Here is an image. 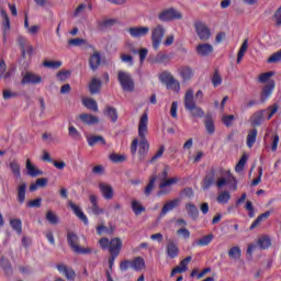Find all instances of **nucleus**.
<instances>
[{"instance_id":"40","label":"nucleus","mask_w":281,"mask_h":281,"mask_svg":"<svg viewBox=\"0 0 281 281\" xmlns=\"http://www.w3.org/2000/svg\"><path fill=\"white\" fill-rule=\"evenodd\" d=\"M117 23V19H105L103 21H98L97 25L101 30H108V27H113Z\"/></svg>"},{"instance_id":"36","label":"nucleus","mask_w":281,"mask_h":281,"mask_svg":"<svg viewBox=\"0 0 281 281\" xmlns=\"http://www.w3.org/2000/svg\"><path fill=\"white\" fill-rule=\"evenodd\" d=\"M0 267L3 269L5 276H12V263L10 262V260L5 259V257H1Z\"/></svg>"},{"instance_id":"29","label":"nucleus","mask_w":281,"mask_h":281,"mask_svg":"<svg viewBox=\"0 0 281 281\" xmlns=\"http://www.w3.org/2000/svg\"><path fill=\"white\" fill-rule=\"evenodd\" d=\"M204 126L209 135H214V133H216V126L214 125V120L212 119V115L205 116Z\"/></svg>"},{"instance_id":"56","label":"nucleus","mask_w":281,"mask_h":281,"mask_svg":"<svg viewBox=\"0 0 281 281\" xmlns=\"http://www.w3.org/2000/svg\"><path fill=\"white\" fill-rule=\"evenodd\" d=\"M245 210L248 212L249 218H254L256 216V210L254 209V203L251 201L246 202Z\"/></svg>"},{"instance_id":"1","label":"nucleus","mask_w":281,"mask_h":281,"mask_svg":"<svg viewBox=\"0 0 281 281\" xmlns=\"http://www.w3.org/2000/svg\"><path fill=\"white\" fill-rule=\"evenodd\" d=\"M146 135H148V113L144 112L138 122L139 138H134L131 145L132 155L137 154V146H139L138 155L140 157H146V155H148L150 144H148V138H146Z\"/></svg>"},{"instance_id":"49","label":"nucleus","mask_w":281,"mask_h":281,"mask_svg":"<svg viewBox=\"0 0 281 281\" xmlns=\"http://www.w3.org/2000/svg\"><path fill=\"white\" fill-rule=\"evenodd\" d=\"M9 168L11 170V172L14 175V177H21V166L19 165V162L16 161H11L9 164Z\"/></svg>"},{"instance_id":"59","label":"nucleus","mask_w":281,"mask_h":281,"mask_svg":"<svg viewBox=\"0 0 281 281\" xmlns=\"http://www.w3.org/2000/svg\"><path fill=\"white\" fill-rule=\"evenodd\" d=\"M281 61V49H279L278 52L273 53L267 60V63L269 64H273V63H280Z\"/></svg>"},{"instance_id":"50","label":"nucleus","mask_w":281,"mask_h":281,"mask_svg":"<svg viewBox=\"0 0 281 281\" xmlns=\"http://www.w3.org/2000/svg\"><path fill=\"white\" fill-rule=\"evenodd\" d=\"M46 221H48L50 223V225H58V223H60V220L54 213V211H48L46 213Z\"/></svg>"},{"instance_id":"63","label":"nucleus","mask_w":281,"mask_h":281,"mask_svg":"<svg viewBox=\"0 0 281 281\" xmlns=\"http://www.w3.org/2000/svg\"><path fill=\"white\" fill-rule=\"evenodd\" d=\"M192 262V256H188L183 260L180 261L179 267L183 269V271H188V266Z\"/></svg>"},{"instance_id":"54","label":"nucleus","mask_w":281,"mask_h":281,"mask_svg":"<svg viewBox=\"0 0 281 281\" xmlns=\"http://www.w3.org/2000/svg\"><path fill=\"white\" fill-rule=\"evenodd\" d=\"M245 164H247V155H243L235 167V172H243L245 170Z\"/></svg>"},{"instance_id":"31","label":"nucleus","mask_w":281,"mask_h":281,"mask_svg":"<svg viewBox=\"0 0 281 281\" xmlns=\"http://www.w3.org/2000/svg\"><path fill=\"white\" fill-rule=\"evenodd\" d=\"M26 171L29 177H41V175H43V171L32 165V160L30 159L26 160Z\"/></svg>"},{"instance_id":"24","label":"nucleus","mask_w":281,"mask_h":281,"mask_svg":"<svg viewBox=\"0 0 281 281\" xmlns=\"http://www.w3.org/2000/svg\"><path fill=\"white\" fill-rule=\"evenodd\" d=\"M258 139V130L252 128L248 132V135L246 136V146L247 148H254V145L256 144V140Z\"/></svg>"},{"instance_id":"14","label":"nucleus","mask_w":281,"mask_h":281,"mask_svg":"<svg viewBox=\"0 0 281 281\" xmlns=\"http://www.w3.org/2000/svg\"><path fill=\"white\" fill-rule=\"evenodd\" d=\"M68 206L72 210L74 214L85 225H89V217L82 212L80 206L76 205L72 201L68 202Z\"/></svg>"},{"instance_id":"42","label":"nucleus","mask_w":281,"mask_h":281,"mask_svg":"<svg viewBox=\"0 0 281 281\" xmlns=\"http://www.w3.org/2000/svg\"><path fill=\"white\" fill-rule=\"evenodd\" d=\"M232 199V194L228 193V191H222L218 195H217V203H220L221 205H227V203H229V200Z\"/></svg>"},{"instance_id":"6","label":"nucleus","mask_w":281,"mask_h":281,"mask_svg":"<svg viewBox=\"0 0 281 281\" xmlns=\"http://www.w3.org/2000/svg\"><path fill=\"white\" fill-rule=\"evenodd\" d=\"M158 19L161 21V23H169V21H181V19H183V13L170 8L161 11L158 14Z\"/></svg>"},{"instance_id":"28","label":"nucleus","mask_w":281,"mask_h":281,"mask_svg":"<svg viewBox=\"0 0 281 281\" xmlns=\"http://www.w3.org/2000/svg\"><path fill=\"white\" fill-rule=\"evenodd\" d=\"M103 113L106 117H109V120H111V122H113V123L117 122V117H119L117 109H115L111 105H106Z\"/></svg>"},{"instance_id":"15","label":"nucleus","mask_w":281,"mask_h":281,"mask_svg":"<svg viewBox=\"0 0 281 281\" xmlns=\"http://www.w3.org/2000/svg\"><path fill=\"white\" fill-rule=\"evenodd\" d=\"M181 203V200L179 199H173L171 201H167L159 214V218H164V216H166V214H168V212H172V210L179 207V204Z\"/></svg>"},{"instance_id":"57","label":"nucleus","mask_w":281,"mask_h":281,"mask_svg":"<svg viewBox=\"0 0 281 281\" xmlns=\"http://www.w3.org/2000/svg\"><path fill=\"white\" fill-rule=\"evenodd\" d=\"M68 134H69V137H71L72 139H82V135L80 134V132L76 130L75 126H70L68 128Z\"/></svg>"},{"instance_id":"5","label":"nucleus","mask_w":281,"mask_h":281,"mask_svg":"<svg viewBox=\"0 0 281 281\" xmlns=\"http://www.w3.org/2000/svg\"><path fill=\"white\" fill-rule=\"evenodd\" d=\"M78 235H76V233H68L67 234V243L69 245V247L72 249V251H75V254H82L83 256H87L89 254H92V249L91 248H82L78 245Z\"/></svg>"},{"instance_id":"55","label":"nucleus","mask_w":281,"mask_h":281,"mask_svg":"<svg viewBox=\"0 0 281 281\" xmlns=\"http://www.w3.org/2000/svg\"><path fill=\"white\" fill-rule=\"evenodd\" d=\"M44 67H47L48 69H60L63 67V61H49L45 60L44 61Z\"/></svg>"},{"instance_id":"37","label":"nucleus","mask_w":281,"mask_h":281,"mask_svg":"<svg viewBox=\"0 0 281 281\" xmlns=\"http://www.w3.org/2000/svg\"><path fill=\"white\" fill-rule=\"evenodd\" d=\"M271 216V211H266L265 213L260 214L250 225V229H256L260 223L267 221Z\"/></svg>"},{"instance_id":"16","label":"nucleus","mask_w":281,"mask_h":281,"mask_svg":"<svg viewBox=\"0 0 281 281\" xmlns=\"http://www.w3.org/2000/svg\"><path fill=\"white\" fill-rule=\"evenodd\" d=\"M57 270L59 273L65 276L66 280L75 281L76 280V271L72 268L66 266L65 263L57 265Z\"/></svg>"},{"instance_id":"61","label":"nucleus","mask_w":281,"mask_h":281,"mask_svg":"<svg viewBox=\"0 0 281 281\" xmlns=\"http://www.w3.org/2000/svg\"><path fill=\"white\" fill-rule=\"evenodd\" d=\"M18 44L21 47L22 57L25 58V47L27 45V40L23 36L18 37Z\"/></svg>"},{"instance_id":"9","label":"nucleus","mask_w":281,"mask_h":281,"mask_svg":"<svg viewBox=\"0 0 281 281\" xmlns=\"http://www.w3.org/2000/svg\"><path fill=\"white\" fill-rule=\"evenodd\" d=\"M160 80L164 82V85H166L167 89H170L176 93L181 91V83H179V80L175 79L170 74H162L160 76Z\"/></svg>"},{"instance_id":"32","label":"nucleus","mask_w":281,"mask_h":281,"mask_svg":"<svg viewBox=\"0 0 281 281\" xmlns=\"http://www.w3.org/2000/svg\"><path fill=\"white\" fill-rule=\"evenodd\" d=\"M88 146H95V144H101V146H106V139L102 136L93 135L87 137Z\"/></svg>"},{"instance_id":"60","label":"nucleus","mask_w":281,"mask_h":281,"mask_svg":"<svg viewBox=\"0 0 281 281\" xmlns=\"http://www.w3.org/2000/svg\"><path fill=\"white\" fill-rule=\"evenodd\" d=\"M168 60H170V57L167 54L161 52L158 53L155 58V63H159V64L168 63Z\"/></svg>"},{"instance_id":"58","label":"nucleus","mask_w":281,"mask_h":281,"mask_svg":"<svg viewBox=\"0 0 281 281\" xmlns=\"http://www.w3.org/2000/svg\"><path fill=\"white\" fill-rule=\"evenodd\" d=\"M69 76H71V70H60L57 72V79H59L60 82L68 80Z\"/></svg>"},{"instance_id":"45","label":"nucleus","mask_w":281,"mask_h":281,"mask_svg":"<svg viewBox=\"0 0 281 281\" xmlns=\"http://www.w3.org/2000/svg\"><path fill=\"white\" fill-rule=\"evenodd\" d=\"M132 210L136 216H139L143 212H146V207L139 203V201L134 200L132 201Z\"/></svg>"},{"instance_id":"34","label":"nucleus","mask_w":281,"mask_h":281,"mask_svg":"<svg viewBox=\"0 0 281 281\" xmlns=\"http://www.w3.org/2000/svg\"><path fill=\"white\" fill-rule=\"evenodd\" d=\"M243 256V250L240 249V246H234L228 250V258L231 260H240Z\"/></svg>"},{"instance_id":"62","label":"nucleus","mask_w":281,"mask_h":281,"mask_svg":"<svg viewBox=\"0 0 281 281\" xmlns=\"http://www.w3.org/2000/svg\"><path fill=\"white\" fill-rule=\"evenodd\" d=\"M121 60L122 63H126L130 67H133L135 65V61L133 60V56L121 54Z\"/></svg>"},{"instance_id":"64","label":"nucleus","mask_w":281,"mask_h":281,"mask_svg":"<svg viewBox=\"0 0 281 281\" xmlns=\"http://www.w3.org/2000/svg\"><path fill=\"white\" fill-rule=\"evenodd\" d=\"M177 235L178 236H182V238H184V240H189L190 239V232L186 227H182V228L178 229L177 231Z\"/></svg>"},{"instance_id":"52","label":"nucleus","mask_w":281,"mask_h":281,"mask_svg":"<svg viewBox=\"0 0 281 281\" xmlns=\"http://www.w3.org/2000/svg\"><path fill=\"white\" fill-rule=\"evenodd\" d=\"M68 45H71L72 47H82V45H87V40L85 38H71L68 41Z\"/></svg>"},{"instance_id":"2","label":"nucleus","mask_w":281,"mask_h":281,"mask_svg":"<svg viewBox=\"0 0 281 281\" xmlns=\"http://www.w3.org/2000/svg\"><path fill=\"white\" fill-rule=\"evenodd\" d=\"M99 245L101 249L106 250L109 249L110 256H120L122 251V239L120 237H114L111 240L109 238L103 237L99 240Z\"/></svg>"},{"instance_id":"43","label":"nucleus","mask_w":281,"mask_h":281,"mask_svg":"<svg viewBox=\"0 0 281 281\" xmlns=\"http://www.w3.org/2000/svg\"><path fill=\"white\" fill-rule=\"evenodd\" d=\"M82 104L86 106V109L98 112V102H95V100L86 98L82 100Z\"/></svg>"},{"instance_id":"11","label":"nucleus","mask_w":281,"mask_h":281,"mask_svg":"<svg viewBox=\"0 0 281 281\" xmlns=\"http://www.w3.org/2000/svg\"><path fill=\"white\" fill-rule=\"evenodd\" d=\"M89 201L91 206L87 209L88 214H93L94 216H100V214H104V209L98 205V196L95 194H91L89 196Z\"/></svg>"},{"instance_id":"22","label":"nucleus","mask_w":281,"mask_h":281,"mask_svg":"<svg viewBox=\"0 0 281 281\" xmlns=\"http://www.w3.org/2000/svg\"><path fill=\"white\" fill-rule=\"evenodd\" d=\"M212 52H214V46H212L211 44L205 43V44H199L196 46V54L199 56L205 57L209 54H212Z\"/></svg>"},{"instance_id":"13","label":"nucleus","mask_w":281,"mask_h":281,"mask_svg":"<svg viewBox=\"0 0 281 281\" xmlns=\"http://www.w3.org/2000/svg\"><path fill=\"white\" fill-rule=\"evenodd\" d=\"M99 190H100L103 199H105V201H111L113 199V196H115V191L113 190V187H111V184L100 182Z\"/></svg>"},{"instance_id":"4","label":"nucleus","mask_w":281,"mask_h":281,"mask_svg":"<svg viewBox=\"0 0 281 281\" xmlns=\"http://www.w3.org/2000/svg\"><path fill=\"white\" fill-rule=\"evenodd\" d=\"M117 81L121 85V89H123L124 91H127L128 93H133V91H135V80L130 72L119 70Z\"/></svg>"},{"instance_id":"30","label":"nucleus","mask_w":281,"mask_h":281,"mask_svg":"<svg viewBox=\"0 0 281 281\" xmlns=\"http://www.w3.org/2000/svg\"><path fill=\"white\" fill-rule=\"evenodd\" d=\"M179 75L182 78L183 82H189V80H192V76H194V72L190 67H182L179 69Z\"/></svg>"},{"instance_id":"23","label":"nucleus","mask_w":281,"mask_h":281,"mask_svg":"<svg viewBox=\"0 0 281 281\" xmlns=\"http://www.w3.org/2000/svg\"><path fill=\"white\" fill-rule=\"evenodd\" d=\"M101 63H102V56L100 55V53L99 52L93 53L89 59L90 69H92V71L98 70V67H100Z\"/></svg>"},{"instance_id":"25","label":"nucleus","mask_w":281,"mask_h":281,"mask_svg":"<svg viewBox=\"0 0 281 281\" xmlns=\"http://www.w3.org/2000/svg\"><path fill=\"white\" fill-rule=\"evenodd\" d=\"M100 89H102V80L98 78H92V80L89 83V91L91 95L100 93Z\"/></svg>"},{"instance_id":"39","label":"nucleus","mask_w":281,"mask_h":281,"mask_svg":"<svg viewBox=\"0 0 281 281\" xmlns=\"http://www.w3.org/2000/svg\"><path fill=\"white\" fill-rule=\"evenodd\" d=\"M214 240V234H209L195 241L198 247H207Z\"/></svg>"},{"instance_id":"8","label":"nucleus","mask_w":281,"mask_h":281,"mask_svg":"<svg viewBox=\"0 0 281 281\" xmlns=\"http://www.w3.org/2000/svg\"><path fill=\"white\" fill-rule=\"evenodd\" d=\"M164 36H166V29L161 24L155 26L151 31V45L154 49H159L161 46V41H164Z\"/></svg>"},{"instance_id":"12","label":"nucleus","mask_w":281,"mask_h":281,"mask_svg":"<svg viewBox=\"0 0 281 281\" xmlns=\"http://www.w3.org/2000/svg\"><path fill=\"white\" fill-rule=\"evenodd\" d=\"M130 36H132V38H142L144 36H147L148 32H150V27L148 26H134V27H130L127 30Z\"/></svg>"},{"instance_id":"26","label":"nucleus","mask_w":281,"mask_h":281,"mask_svg":"<svg viewBox=\"0 0 281 281\" xmlns=\"http://www.w3.org/2000/svg\"><path fill=\"white\" fill-rule=\"evenodd\" d=\"M268 110H260L252 114L251 116V125L252 126H260L262 124V120H265V113H267Z\"/></svg>"},{"instance_id":"48","label":"nucleus","mask_w":281,"mask_h":281,"mask_svg":"<svg viewBox=\"0 0 281 281\" xmlns=\"http://www.w3.org/2000/svg\"><path fill=\"white\" fill-rule=\"evenodd\" d=\"M110 161H112L113 164H124V161H126V155L113 153L110 155Z\"/></svg>"},{"instance_id":"7","label":"nucleus","mask_w":281,"mask_h":281,"mask_svg":"<svg viewBox=\"0 0 281 281\" xmlns=\"http://www.w3.org/2000/svg\"><path fill=\"white\" fill-rule=\"evenodd\" d=\"M193 25L200 41H210V38H212V31L205 22L198 20Z\"/></svg>"},{"instance_id":"20","label":"nucleus","mask_w":281,"mask_h":281,"mask_svg":"<svg viewBox=\"0 0 281 281\" xmlns=\"http://www.w3.org/2000/svg\"><path fill=\"white\" fill-rule=\"evenodd\" d=\"M273 89H276V81L270 80L268 85H266L262 89L261 102H267V100L271 98V94L273 93Z\"/></svg>"},{"instance_id":"44","label":"nucleus","mask_w":281,"mask_h":281,"mask_svg":"<svg viewBox=\"0 0 281 281\" xmlns=\"http://www.w3.org/2000/svg\"><path fill=\"white\" fill-rule=\"evenodd\" d=\"M257 244L259 245L260 249H269L271 247V238H269L267 235L261 236Z\"/></svg>"},{"instance_id":"21","label":"nucleus","mask_w":281,"mask_h":281,"mask_svg":"<svg viewBox=\"0 0 281 281\" xmlns=\"http://www.w3.org/2000/svg\"><path fill=\"white\" fill-rule=\"evenodd\" d=\"M79 120H81V122L88 126H93V124L100 123V119H98V116L87 113L80 114Z\"/></svg>"},{"instance_id":"35","label":"nucleus","mask_w":281,"mask_h":281,"mask_svg":"<svg viewBox=\"0 0 281 281\" xmlns=\"http://www.w3.org/2000/svg\"><path fill=\"white\" fill-rule=\"evenodd\" d=\"M249 47V40H245L237 53V64L240 65L243 58H245V54H247V48Z\"/></svg>"},{"instance_id":"18","label":"nucleus","mask_w":281,"mask_h":281,"mask_svg":"<svg viewBox=\"0 0 281 281\" xmlns=\"http://www.w3.org/2000/svg\"><path fill=\"white\" fill-rule=\"evenodd\" d=\"M216 183V169L212 168L210 172L204 177L203 189L210 190L212 186Z\"/></svg>"},{"instance_id":"53","label":"nucleus","mask_w":281,"mask_h":281,"mask_svg":"<svg viewBox=\"0 0 281 281\" xmlns=\"http://www.w3.org/2000/svg\"><path fill=\"white\" fill-rule=\"evenodd\" d=\"M273 76H276V72L273 71L263 72L259 76L258 81L261 85H265L268 80H270V78H273Z\"/></svg>"},{"instance_id":"3","label":"nucleus","mask_w":281,"mask_h":281,"mask_svg":"<svg viewBox=\"0 0 281 281\" xmlns=\"http://www.w3.org/2000/svg\"><path fill=\"white\" fill-rule=\"evenodd\" d=\"M184 109L190 111L193 117H204L205 112L194 102V91L189 89L184 94Z\"/></svg>"},{"instance_id":"46","label":"nucleus","mask_w":281,"mask_h":281,"mask_svg":"<svg viewBox=\"0 0 281 281\" xmlns=\"http://www.w3.org/2000/svg\"><path fill=\"white\" fill-rule=\"evenodd\" d=\"M211 82L215 89L216 87H221V85H223V77L221 76V72H218V69L214 71Z\"/></svg>"},{"instance_id":"47","label":"nucleus","mask_w":281,"mask_h":281,"mask_svg":"<svg viewBox=\"0 0 281 281\" xmlns=\"http://www.w3.org/2000/svg\"><path fill=\"white\" fill-rule=\"evenodd\" d=\"M157 181V177H151L148 184L145 188L144 194L145 196H150L153 194V190H155V182Z\"/></svg>"},{"instance_id":"38","label":"nucleus","mask_w":281,"mask_h":281,"mask_svg":"<svg viewBox=\"0 0 281 281\" xmlns=\"http://www.w3.org/2000/svg\"><path fill=\"white\" fill-rule=\"evenodd\" d=\"M27 192V184L25 182H22L18 187V201L19 203L23 204L25 203V193Z\"/></svg>"},{"instance_id":"51","label":"nucleus","mask_w":281,"mask_h":281,"mask_svg":"<svg viewBox=\"0 0 281 281\" xmlns=\"http://www.w3.org/2000/svg\"><path fill=\"white\" fill-rule=\"evenodd\" d=\"M179 183V178L175 177V178H169V179H166L165 181H162L160 184H159V189H164V188H168L170 186H175Z\"/></svg>"},{"instance_id":"19","label":"nucleus","mask_w":281,"mask_h":281,"mask_svg":"<svg viewBox=\"0 0 281 281\" xmlns=\"http://www.w3.org/2000/svg\"><path fill=\"white\" fill-rule=\"evenodd\" d=\"M227 175L228 178H225V177H221L216 180V188H218L220 190L225 188V186H227V183H232V172L228 170V171H225V169H220V175Z\"/></svg>"},{"instance_id":"33","label":"nucleus","mask_w":281,"mask_h":281,"mask_svg":"<svg viewBox=\"0 0 281 281\" xmlns=\"http://www.w3.org/2000/svg\"><path fill=\"white\" fill-rule=\"evenodd\" d=\"M132 269L134 271H142L143 269H146V260L142 257H136L132 260Z\"/></svg>"},{"instance_id":"41","label":"nucleus","mask_w":281,"mask_h":281,"mask_svg":"<svg viewBox=\"0 0 281 281\" xmlns=\"http://www.w3.org/2000/svg\"><path fill=\"white\" fill-rule=\"evenodd\" d=\"M10 227L18 234H23V222L20 218L10 220Z\"/></svg>"},{"instance_id":"27","label":"nucleus","mask_w":281,"mask_h":281,"mask_svg":"<svg viewBox=\"0 0 281 281\" xmlns=\"http://www.w3.org/2000/svg\"><path fill=\"white\" fill-rule=\"evenodd\" d=\"M186 210H187L188 216H190L192 221L199 220V209H196V205H194L193 203H187Z\"/></svg>"},{"instance_id":"17","label":"nucleus","mask_w":281,"mask_h":281,"mask_svg":"<svg viewBox=\"0 0 281 281\" xmlns=\"http://www.w3.org/2000/svg\"><path fill=\"white\" fill-rule=\"evenodd\" d=\"M166 251H167L168 258H170L171 260H175V258L179 257V246L172 239H168Z\"/></svg>"},{"instance_id":"10","label":"nucleus","mask_w":281,"mask_h":281,"mask_svg":"<svg viewBox=\"0 0 281 281\" xmlns=\"http://www.w3.org/2000/svg\"><path fill=\"white\" fill-rule=\"evenodd\" d=\"M41 82H43V77H41L40 75H36L32 71H26L21 80V85L25 86V85H41Z\"/></svg>"}]
</instances>
